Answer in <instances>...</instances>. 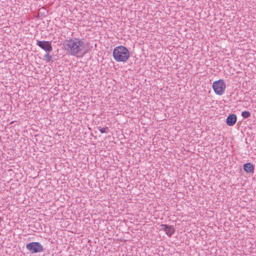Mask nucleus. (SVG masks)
Segmentation results:
<instances>
[{"label":"nucleus","mask_w":256,"mask_h":256,"mask_svg":"<svg viewBox=\"0 0 256 256\" xmlns=\"http://www.w3.org/2000/svg\"><path fill=\"white\" fill-rule=\"evenodd\" d=\"M88 46L89 42L85 43L84 39L79 38L66 40L64 44V49L68 54L80 58L88 52Z\"/></svg>","instance_id":"f257e3e1"},{"label":"nucleus","mask_w":256,"mask_h":256,"mask_svg":"<svg viewBox=\"0 0 256 256\" xmlns=\"http://www.w3.org/2000/svg\"><path fill=\"white\" fill-rule=\"evenodd\" d=\"M114 59L118 62H126L130 56L128 48L122 46L116 47L112 54Z\"/></svg>","instance_id":"f03ea898"},{"label":"nucleus","mask_w":256,"mask_h":256,"mask_svg":"<svg viewBox=\"0 0 256 256\" xmlns=\"http://www.w3.org/2000/svg\"><path fill=\"white\" fill-rule=\"evenodd\" d=\"M212 88L216 94L221 96L224 92L226 84L224 80H219L213 82Z\"/></svg>","instance_id":"7ed1b4c3"},{"label":"nucleus","mask_w":256,"mask_h":256,"mask_svg":"<svg viewBox=\"0 0 256 256\" xmlns=\"http://www.w3.org/2000/svg\"><path fill=\"white\" fill-rule=\"evenodd\" d=\"M26 248L31 254L38 253L44 250L42 246L38 242H31L26 244Z\"/></svg>","instance_id":"20e7f679"},{"label":"nucleus","mask_w":256,"mask_h":256,"mask_svg":"<svg viewBox=\"0 0 256 256\" xmlns=\"http://www.w3.org/2000/svg\"><path fill=\"white\" fill-rule=\"evenodd\" d=\"M36 45L44 50L46 52H50L52 47L50 41L36 40Z\"/></svg>","instance_id":"39448f33"},{"label":"nucleus","mask_w":256,"mask_h":256,"mask_svg":"<svg viewBox=\"0 0 256 256\" xmlns=\"http://www.w3.org/2000/svg\"><path fill=\"white\" fill-rule=\"evenodd\" d=\"M161 230H164L166 234L168 236H171L175 232V228L172 226H169L166 224H162L160 225Z\"/></svg>","instance_id":"423d86ee"},{"label":"nucleus","mask_w":256,"mask_h":256,"mask_svg":"<svg viewBox=\"0 0 256 256\" xmlns=\"http://www.w3.org/2000/svg\"><path fill=\"white\" fill-rule=\"evenodd\" d=\"M236 116L235 114H230L226 119V124L228 126H232L236 124Z\"/></svg>","instance_id":"0eeeda50"},{"label":"nucleus","mask_w":256,"mask_h":256,"mask_svg":"<svg viewBox=\"0 0 256 256\" xmlns=\"http://www.w3.org/2000/svg\"><path fill=\"white\" fill-rule=\"evenodd\" d=\"M244 170L247 173H254V167L250 162H247L243 166Z\"/></svg>","instance_id":"6e6552de"},{"label":"nucleus","mask_w":256,"mask_h":256,"mask_svg":"<svg viewBox=\"0 0 256 256\" xmlns=\"http://www.w3.org/2000/svg\"><path fill=\"white\" fill-rule=\"evenodd\" d=\"M49 53L50 52H46V54L44 55V60L46 62H50L53 61V57L52 55H50Z\"/></svg>","instance_id":"1a4fd4ad"},{"label":"nucleus","mask_w":256,"mask_h":256,"mask_svg":"<svg viewBox=\"0 0 256 256\" xmlns=\"http://www.w3.org/2000/svg\"><path fill=\"white\" fill-rule=\"evenodd\" d=\"M242 116L244 118H247L250 116V113L248 111H244L242 112Z\"/></svg>","instance_id":"9d476101"},{"label":"nucleus","mask_w":256,"mask_h":256,"mask_svg":"<svg viewBox=\"0 0 256 256\" xmlns=\"http://www.w3.org/2000/svg\"><path fill=\"white\" fill-rule=\"evenodd\" d=\"M98 130L102 134L107 133L108 132H109V128L108 127H105V128L98 127Z\"/></svg>","instance_id":"9b49d317"},{"label":"nucleus","mask_w":256,"mask_h":256,"mask_svg":"<svg viewBox=\"0 0 256 256\" xmlns=\"http://www.w3.org/2000/svg\"><path fill=\"white\" fill-rule=\"evenodd\" d=\"M2 220V218L0 216V222Z\"/></svg>","instance_id":"f8f14e48"}]
</instances>
